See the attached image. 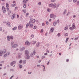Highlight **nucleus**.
<instances>
[{
  "instance_id": "nucleus-1",
  "label": "nucleus",
  "mask_w": 79,
  "mask_h": 79,
  "mask_svg": "<svg viewBox=\"0 0 79 79\" xmlns=\"http://www.w3.org/2000/svg\"><path fill=\"white\" fill-rule=\"evenodd\" d=\"M25 53L27 57V59H29V53L28 51L26 50H25Z\"/></svg>"
},
{
  "instance_id": "nucleus-2",
  "label": "nucleus",
  "mask_w": 79,
  "mask_h": 79,
  "mask_svg": "<svg viewBox=\"0 0 79 79\" xmlns=\"http://www.w3.org/2000/svg\"><path fill=\"white\" fill-rule=\"evenodd\" d=\"M56 6V3L54 4V5L53 4L51 3L49 5V7H52V6H54V8H55Z\"/></svg>"
},
{
  "instance_id": "nucleus-3",
  "label": "nucleus",
  "mask_w": 79,
  "mask_h": 79,
  "mask_svg": "<svg viewBox=\"0 0 79 79\" xmlns=\"http://www.w3.org/2000/svg\"><path fill=\"white\" fill-rule=\"evenodd\" d=\"M25 45H29L30 44V43L28 41H26L25 42Z\"/></svg>"
},
{
  "instance_id": "nucleus-4",
  "label": "nucleus",
  "mask_w": 79,
  "mask_h": 79,
  "mask_svg": "<svg viewBox=\"0 0 79 79\" xmlns=\"http://www.w3.org/2000/svg\"><path fill=\"white\" fill-rule=\"evenodd\" d=\"M23 28V26L22 25L20 24L19 25V26L18 27V29L19 30H21Z\"/></svg>"
},
{
  "instance_id": "nucleus-5",
  "label": "nucleus",
  "mask_w": 79,
  "mask_h": 79,
  "mask_svg": "<svg viewBox=\"0 0 79 79\" xmlns=\"http://www.w3.org/2000/svg\"><path fill=\"white\" fill-rule=\"evenodd\" d=\"M2 10L3 11V13H5V12H6V9H5V6H3L2 7Z\"/></svg>"
},
{
  "instance_id": "nucleus-6",
  "label": "nucleus",
  "mask_w": 79,
  "mask_h": 79,
  "mask_svg": "<svg viewBox=\"0 0 79 79\" xmlns=\"http://www.w3.org/2000/svg\"><path fill=\"white\" fill-rule=\"evenodd\" d=\"M56 17V15H54V14H51L50 15V17L51 18H53L54 19H55V18Z\"/></svg>"
},
{
  "instance_id": "nucleus-7",
  "label": "nucleus",
  "mask_w": 79,
  "mask_h": 79,
  "mask_svg": "<svg viewBox=\"0 0 79 79\" xmlns=\"http://www.w3.org/2000/svg\"><path fill=\"white\" fill-rule=\"evenodd\" d=\"M18 45L16 44H15L14 45H13L12 48H16L17 47Z\"/></svg>"
},
{
  "instance_id": "nucleus-8",
  "label": "nucleus",
  "mask_w": 79,
  "mask_h": 79,
  "mask_svg": "<svg viewBox=\"0 0 79 79\" xmlns=\"http://www.w3.org/2000/svg\"><path fill=\"white\" fill-rule=\"evenodd\" d=\"M30 22H29V23H28L26 24V28H28L29 27V25L30 26Z\"/></svg>"
},
{
  "instance_id": "nucleus-9",
  "label": "nucleus",
  "mask_w": 79,
  "mask_h": 79,
  "mask_svg": "<svg viewBox=\"0 0 79 79\" xmlns=\"http://www.w3.org/2000/svg\"><path fill=\"white\" fill-rule=\"evenodd\" d=\"M15 63H16V62L13 61L11 63V64H10V65L13 66V64H15Z\"/></svg>"
},
{
  "instance_id": "nucleus-10",
  "label": "nucleus",
  "mask_w": 79,
  "mask_h": 79,
  "mask_svg": "<svg viewBox=\"0 0 79 79\" xmlns=\"http://www.w3.org/2000/svg\"><path fill=\"white\" fill-rule=\"evenodd\" d=\"M6 25L8 26L9 27H11V26L10 25V22H7L6 23Z\"/></svg>"
},
{
  "instance_id": "nucleus-11",
  "label": "nucleus",
  "mask_w": 79,
  "mask_h": 79,
  "mask_svg": "<svg viewBox=\"0 0 79 79\" xmlns=\"http://www.w3.org/2000/svg\"><path fill=\"white\" fill-rule=\"evenodd\" d=\"M6 52V50L5 49L3 50L2 51V53L3 54H5Z\"/></svg>"
},
{
  "instance_id": "nucleus-12",
  "label": "nucleus",
  "mask_w": 79,
  "mask_h": 79,
  "mask_svg": "<svg viewBox=\"0 0 79 79\" xmlns=\"http://www.w3.org/2000/svg\"><path fill=\"white\" fill-rule=\"evenodd\" d=\"M58 23L56 22H55L54 23H53V25L54 26H56V25Z\"/></svg>"
},
{
  "instance_id": "nucleus-13",
  "label": "nucleus",
  "mask_w": 79,
  "mask_h": 79,
  "mask_svg": "<svg viewBox=\"0 0 79 79\" xmlns=\"http://www.w3.org/2000/svg\"><path fill=\"white\" fill-rule=\"evenodd\" d=\"M15 14H14L13 15L12 17H11V19H14V18H15Z\"/></svg>"
},
{
  "instance_id": "nucleus-14",
  "label": "nucleus",
  "mask_w": 79,
  "mask_h": 79,
  "mask_svg": "<svg viewBox=\"0 0 79 79\" xmlns=\"http://www.w3.org/2000/svg\"><path fill=\"white\" fill-rule=\"evenodd\" d=\"M29 27L30 28H33V25L32 24H30Z\"/></svg>"
},
{
  "instance_id": "nucleus-15",
  "label": "nucleus",
  "mask_w": 79,
  "mask_h": 79,
  "mask_svg": "<svg viewBox=\"0 0 79 79\" xmlns=\"http://www.w3.org/2000/svg\"><path fill=\"white\" fill-rule=\"evenodd\" d=\"M73 27L74 29L76 28V26H75V24L74 23L73 24Z\"/></svg>"
},
{
  "instance_id": "nucleus-16",
  "label": "nucleus",
  "mask_w": 79,
  "mask_h": 79,
  "mask_svg": "<svg viewBox=\"0 0 79 79\" xmlns=\"http://www.w3.org/2000/svg\"><path fill=\"white\" fill-rule=\"evenodd\" d=\"M7 40H8V41H10V36H7Z\"/></svg>"
},
{
  "instance_id": "nucleus-17",
  "label": "nucleus",
  "mask_w": 79,
  "mask_h": 79,
  "mask_svg": "<svg viewBox=\"0 0 79 79\" xmlns=\"http://www.w3.org/2000/svg\"><path fill=\"white\" fill-rule=\"evenodd\" d=\"M6 7L7 8H8L9 6V5L7 3H6Z\"/></svg>"
},
{
  "instance_id": "nucleus-18",
  "label": "nucleus",
  "mask_w": 79,
  "mask_h": 79,
  "mask_svg": "<svg viewBox=\"0 0 79 79\" xmlns=\"http://www.w3.org/2000/svg\"><path fill=\"white\" fill-rule=\"evenodd\" d=\"M35 22V19H33L32 20V21H31V23H34Z\"/></svg>"
},
{
  "instance_id": "nucleus-19",
  "label": "nucleus",
  "mask_w": 79,
  "mask_h": 79,
  "mask_svg": "<svg viewBox=\"0 0 79 79\" xmlns=\"http://www.w3.org/2000/svg\"><path fill=\"white\" fill-rule=\"evenodd\" d=\"M53 31H54V28H53V27L51 28V30H50L51 32H52Z\"/></svg>"
},
{
  "instance_id": "nucleus-20",
  "label": "nucleus",
  "mask_w": 79,
  "mask_h": 79,
  "mask_svg": "<svg viewBox=\"0 0 79 79\" xmlns=\"http://www.w3.org/2000/svg\"><path fill=\"white\" fill-rule=\"evenodd\" d=\"M69 40V37H68L67 38V39H66L65 40V43H67L68 42V40Z\"/></svg>"
},
{
  "instance_id": "nucleus-21",
  "label": "nucleus",
  "mask_w": 79,
  "mask_h": 79,
  "mask_svg": "<svg viewBox=\"0 0 79 79\" xmlns=\"http://www.w3.org/2000/svg\"><path fill=\"white\" fill-rule=\"evenodd\" d=\"M36 45L37 47H39V46L40 45V42H38V43H37Z\"/></svg>"
},
{
  "instance_id": "nucleus-22",
  "label": "nucleus",
  "mask_w": 79,
  "mask_h": 79,
  "mask_svg": "<svg viewBox=\"0 0 79 79\" xmlns=\"http://www.w3.org/2000/svg\"><path fill=\"white\" fill-rule=\"evenodd\" d=\"M17 29V27H14V28H12V30H16Z\"/></svg>"
},
{
  "instance_id": "nucleus-23",
  "label": "nucleus",
  "mask_w": 79,
  "mask_h": 79,
  "mask_svg": "<svg viewBox=\"0 0 79 79\" xmlns=\"http://www.w3.org/2000/svg\"><path fill=\"white\" fill-rule=\"evenodd\" d=\"M16 4H12V6L13 7L16 6Z\"/></svg>"
},
{
  "instance_id": "nucleus-24",
  "label": "nucleus",
  "mask_w": 79,
  "mask_h": 79,
  "mask_svg": "<svg viewBox=\"0 0 79 79\" xmlns=\"http://www.w3.org/2000/svg\"><path fill=\"white\" fill-rule=\"evenodd\" d=\"M2 51H0V56H2Z\"/></svg>"
},
{
  "instance_id": "nucleus-25",
  "label": "nucleus",
  "mask_w": 79,
  "mask_h": 79,
  "mask_svg": "<svg viewBox=\"0 0 79 79\" xmlns=\"http://www.w3.org/2000/svg\"><path fill=\"white\" fill-rule=\"evenodd\" d=\"M36 43V41H32V44L33 45H34V44H35Z\"/></svg>"
},
{
  "instance_id": "nucleus-26",
  "label": "nucleus",
  "mask_w": 79,
  "mask_h": 79,
  "mask_svg": "<svg viewBox=\"0 0 79 79\" xmlns=\"http://www.w3.org/2000/svg\"><path fill=\"white\" fill-rule=\"evenodd\" d=\"M29 13H26V15L25 16H26V17H27L28 16H29Z\"/></svg>"
},
{
  "instance_id": "nucleus-27",
  "label": "nucleus",
  "mask_w": 79,
  "mask_h": 79,
  "mask_svg": "<svg viewBox=\"0 0 79 79\" xmlns=\"http://www.w3.org/2000/svg\"><path fill=\"white\" fill-rule=\"evenodd\" d=\"M66 10H65L64 11L63 13V15H65V13H66Z\"/></svg>"
},
{
  "instance_id": "nucleus-28",
  "label": "nucleus",
  "mask_w": 79,
  "mask_h": 79,
  "mask_svg": "<svg viewBox=\"0 0 79 79\" xmlns=\"http://www.w3.org/2000/svg\"><path fill=\"white\" fill-rule=\"evenodd\" d=\"M24 49H25L24 48H21L20 50H21V51H23L24 50Z\"/></svg>"
},
{
  "instance_id": "nucleus-29",
  "label": "nucleus",
  "mask_w": 79,
  "mask_h": 79,
  "mask_svg": "<svg viewBox=\"0 0 79 79\" xmlns=\"http://www.w3.org/2000/svg\"><path fill=\"white\" fill-rule=\"evenodd\" d=\"M22 11H23V12H24L25 13H26V10H22Z\"/></svg>"
},
{
  "instance_id": "nucleus-30",
  "label": "nucleus",
  "mask_w": 79,
  "mask_h": 79,
  "mask_svg": "<svg viewBox=\"0 0 79 79\" xmlns=\"http://www.w3.org/2000/svg\"><path fill=\"white\" fill-rule=\"evenodd\" d=\"M7 55H6V54H5V55H4V56H3V57L4 58H6V57Z\"/></svg>"
},
{
  "instance_id": "nucleus-31",
  "label": "nucleus",
  "mask_w": 79,
  "mask_h": 79,
  "mask_svg": "<svg viewBox=\"0 0 79 79\" xmlns=\"http://www.w3.org/2000/svg\"><path fill=\"white\" fill-rule=\"evenodd\" d=\"M21 55L20 54H18V56H19V57H18V58H20L21 57H20V56Z\"/></svg>"
},
{
  "instance_id": "nucleus-32",
  "label": "nucleus",
  "mask_w": 79,
  "mask_h": 79,
  "mask_svg": "<svg viewBox=\"0 0 79 79\" xmlns=\"http://www.w3.org/2000/svg\"><path fill=\"white\" fill-rule=\"evenodd\" d=\"M50 11H51V10L50 9L48 8L47 9V11L50 12Z\"/></svg>"
},
{
  "instance_id": "nucleus-33",
  "label": "nucleus",
  "mask_w": 79,
  "mask_h": 79,
  "mask_svg": "<svg viewBox=\"0 0 79 79\" xmlns=\"http://www.w3.org/2000/svg\"><path fill=\"white\" fill-rule=\"evenodd\" d=\"M37 27L36 26H35L34 27L33 29L34 30H35L36 28Z\"/></svg>"
},
{
  "instance_id": "nucleus-34",
  "label": "nucleus",
  "mask_w": 79,
  "mask_h": 79,
  "mask_svg": "<svg viewBox=\"0 0 79 79\" xmlns=\"http://www.w3.org/2000/svg\"><path fill=\"white\" fill-rule=\"evenodd\" d=\"M64 30H65L66 31H67V30H68V27H65L64 28Z\"/></svg>"
},
{
  "instance_id": "nucleus-35",
  "label": "nucleus",
  "mask_w": 79,
  "mask_h": 79,
  "mask_svg": "<svg viewBox=\"0 0 79 79\" xmlns=\"http://www.w3.org/2000/svg\"><path fill=\"white\" fill-rule=\"evenodd\" d=\"M10 39H11V40H13V37L12 36H10Z\"/></svg>"
},
{
  "instance_id": "nucleus-36",
  "label": "nucleus",
  "mask_w": 79,
  "mask_h": 79,
  "mask_svg": "<svg viewBox=\"0 0 79 79\" xmlns=\"http://www.w3.org/2000/svg\"><path fill=\"white\" fill-rule=\"evenodd\" d=\"M68 35V33H65L64 36H67Z\"/></svg>"
},
{
  "instance_id": "nucleus-37",
  "label": "nucleus",
  "mask_w": 79,
  "mask_h": 79,
  "mask_svg": "<svg viewBox=\"0 0 79 79\" xmlns=\"http://www.w3.org/2000/svg\"><path fill=\"white\" fill-rule=\"evenodd\" d=\"M26 4H24V6H23V7L24 8H26Z\"/></svg>"
},
{
  "instance_id": "nucleus-38",
  "label": "nucleus",
  "mask_w": 79,
  "mask_h": 79,
  "mask_svg": "<svg viewBox=\"0 0 79 79\" xmlns=\"http://www.w3.org/2000/svg\"><path fill=\"white\" fill-rule=\"evenodd\" d=\"M23 62V61L22 60H20L19 61L20 64H21Z\"/></svg>"
},
{
  "instance_id": "nucleus-39",
  "label": "nucleus",
  "mask_w": 79,
  "mask_h": 79,
  "mask_svg": "<svg viewBox=\"0 0 79 79\" xmlns=\"http://www.w3.org/2000/svg\"><path fill=\"white\" fill-rule=\"evenodd\" d=\"M33 56V53H31V57H32Z\"/></svg>"
},
{
  "instance_id": "nucleus-40",
  "label": "nucleus",
  "mask_w": 79,
  "mask_h": 79,
  "mask_svg": "<svg viewBox=\"0 0 79 79\" xmlns=\"http://www.w3.org/2000/svg\"><path fill=\"white\" fill-rule=\"evenodd\" d=\"M46 53H49V50H46Z\"/></svg>"
},
{
  "instance_id": "nucleus-41",
  "label": "nucleus",
  "mask_w": 79,
  "mask_h": 79,
  "mask_svg": "<svg viewBox=\"0 0 79 79\" xmlns=\"http://www.w3.org/2000/svg\"><path fill=\"white\" fill-rule=\"evenodd\" d=\"M10 54V53L9 52H7V54L6 55H9Z\"/></svg>"
},
{
  "instance_id": "nucleus-42",
  "label": "nucleus",
  "mask_w": 79,
  "mask_h": 79,
  "mask_svg": "<svg viewBox=\"0 0 79 79\" xmlns=\"http://www.w3.org/2000/svg\"><path fill=\"white\" fill-rule=\"evenodd\" d=\"M69 29H70V30L71 31H73V28L72 27H70Z\"/></svg>"
},
{
  "instance_id": "nucleus-43",
  "label": "nucleus",
  "mask_w": 79,
  "mask_h": 79,
  "mask_svg": "<svg viewBox=\"0 0 79 79\" xmlns=\"http://www.w3.org/2000/svg\"><path fill=\"white\" fill-rule=\"evenodd\" d=\"M36 53L35 50H34L33 51V54L34 55H35V53Z\"/></svg>"
},
{
  "instance_id": "nucleus-44",
  "label": "nucleus",
  "mask_w": 79,
  "mask_h": 79,
  "mask_svg": "<svg viewBox=\"0 0 79 79\" xmlns=\"http://www.w3.org/2000/svg\"><path fill=\"white\" fill-rule=\"evenodd\" d=\"M26 60H24V61H23V63L24 64H26Z\"/></svg>"
},
{
  "instance_id": "nucleus-45",
  "label": "nucleus",
  "mask_w": 79,
  "mask_h": 79,
  "mask_svg": "<svg viewBox=\"0 0 79 79\" xmlns=\"http://www.w3.org/2000/svg\"><path fill=\"white\" fill-rule=\"evenodd\" d=\"M8 14H9H9L11 13V11H10V10L8 11Z\"/></svg>"
},
{
  "instance_id": "nucleus-46",
  "label": "nucleus",
  "mask_w": 79,
  "mask_h": 79,
  "mask_svg": "<svg viewBox=\"0 0 79 79\" xmlns=\"http://www.w3.org/2000/svg\"><path fill=\"white\" fill-rule=\"evenodd\" d=\"M23 3H26V2L25 0H24V1L23 2Z\"/></svg>"
},
{
  "instance_id": "nucleus-47",
  "label": "nucleus",
  "mask_w": 79,
  "mask_h": 79,
  "mask_svg": "<svg viewBox=\"0 0 79 79\" xmlns=\"http://www.w3.org/2000/svg\"><path fill=\"white\" fill-rule=\"evenodd\" d=\"M22 67H23V66L22 65H20L19 66V68L20 69H21Z\"/></svg>"
},
{
  "instance_id": "nucleus-48",
  "label": "nucleus",
  "mask_w": 79,
  "mask_h": 79,
  "mask_svg": "<svg viewBox=\"0 0 79 79\" xmlns=\"http://www.w3.org/2000/svg\"><path fill=\"white\" fill-rule=\"evenodd\" d=\"M42 26H44L45 25V24L44 23H42Z\"/></svg>"
},
{
  "instance_id": "nucleus-49",
  "label": "nucleus",
  "mask_w": 79,
  "mask_h": 79,
  "mask_svg": "<svg viewBox=\"0 0 79 79\" xmlns=\"http://www.w3.org/2000/svg\"><path fill=\"white\" fill-rule=\"evenodd\" d=\"M77 1V0H73V2H76Z\"/></svg>"
},
{
  "instance_id": "nucleus-50",
  "label": "nucleus",
  "mask_w": 79,
  "mask_h": 79,
  "mask_svg": "<svg viewBox=\"0 0 79 79\" xmlns=\"http://www.w3.org/2000/svg\"><path fill=\"white\" fill-rule=\"evenodd\" d=\"M31 37L32 38H34V36L33 35H32L31 36Z\"/></svg>"
},
{
  "instance_id": "nucleus-51",
  "label": "nucleus",
  "mask_w": 79,
  "mask_h": 79,
  "mask_svg": "<svg viewBox=\"0 0 79 79\" xmlns=\"http://www.w3.org/2000/svg\"><path fill=\"white\" fill-rule=\"evenodd\" d=\"M58 37H60V33H58Z\"/></svg>"
},
{
  "instance_id": "nucleus-52",
  "label": "nucleus",
  "mask_w": 79,
  "mask_h": 79,
  "mask_svg": "<svg viewBox=\"0 0 79 79\" xmlns=\"http://www.w3.org/2000/svg\"><path fill=\"white\" fill-rule=\"evenodd\" d=\"M13 77H14V76H12L10 78V79H12Z\"/></svg>"
},
{
  "instance_id": "nucleus-53",
  "label": "nucleus",
  "mask_w": 79,
  "mask_h": 79,
  "mask_svg": "<svg viewBox=\"0 0 79 79\" xmlns=\"http://www.w3.org/2000/svg\"><path fill=\"white\" fill-rule=\"evenodd\" d=\"M45 58V56H42V59H44V58Z\"/></svg>"
},
{
  "instance_id": "nucleus-54",
  "label": "nucleus",
  "mask_w": 79,
  "mask_h": 79,
  "mask_svg": "<svg viewBox=\"0 0 79 79\" xmlns=\"http://www.w3.org/2000/svg\"><path fill=\"white\" fill-rule=\"evenodd\" d=\"M77 5H79V1H78L77 2Z\"/></svg>"
},
{
  "instance_id": "nucleus-55",
  "label": "nucleus",
  "mask_w": 79,
  "mask_h": 79,
  "mask_svg": "<svg viewBox=\"0 0 79 79\" xmlns=\"http://www.w3.org/2000/svg\"><path fill=\"white\" fill-rule=\"evenodd\" d=\"M39 5H41V2H39Z\"/></svg>"
},
{
  "instance_id": "nucleus-56",
  "label": "nucleus",
  "mask_w": 79,
  "mask_h": 79,
  "mask_svg": "<svg viewBox=\"0 0 79 79\" xmlns=\"http://www.w3.org/2000/svg\"><path fill=\"white\" fill-rule=\"evenodd\" d=\"M43 29H41V33H42V32H43Z\"/></svg>"
},
{
  "instance_id": "nucleus-57",
  "label": "nucleus",
  "mask_w": 79,
  "mask_h": 79,
  "mask_svg": "<svg viewBox=\"0 0 79 79\" xmlns=\"http://www.w3.org/2000/svg\"><path fill=\"white\" fill-rule=\"evenodd\" d=\"M66 61L67 62H68L69 61V59H67Z\"/></svg>"
},
{
  "instance_id": "nucleus-58",
  "label": "nucleus",
  "mask_w": 79,
  "mask_h": 79,
  "mask_svg": "<svg viewBox=\"0 0 79 79\" xmlns=\"http://www.w3.org/2000/svg\"><path fill=\"white\" fill-rule=\"evenodd\" d=\"M56 0H52V2H54Z\"/></svg>"
},
{
  "instance_id": "nucleus-59",
  "label": "nucleus",
  "mask_w": 79,
  "mask_h": 79,
  "mask_svg": "<svg viewBox=\"0 0 79 79\" xmlns=\"http://www.w3.org/2000/svg\"><path fill=\"white\" fill-rule=\"evenodd\" d=\"M44 55L47 56L48 55V54H47V53H44Z\"/></svg>"
},
{
  "instance_id": "nucleus-60",
  "label": "nucleus",
  "mask_w": 79,
  "mask_h": 79,
  "mask_svg": "<svg viewBox=\"0 0 79 79\" xmlns=\"http://www.w3.org/2000/svg\"><path fill=\"white\" fill-rule=\"evenodd\" d=\"M18 9V7H16L15 8V10H16V9Z\"/></svg>"
},
{
  "instance_id": "nucleus-61",
  "label": "nucleus",
  "mask_w": 79,
  "mask_h": 79,
  "mask_svg": "<svg viewBox=\"0 0 79 79\" xmlns=\"http://www.w3.org/2000/svg\"><path fill=\"white\" fill-rule=\"evenodd\" d=\"M78 40V38H75V40Z\"/></svg>"
},
{
  "instance_id": "nucleus-62",
  "label": "nucleus",
  "mask_w": 79,
  "mask_h": 79,
  "mask_svg": "<svg viewBox=\"0 0 79 79\" xmlns=\"http://www.w3.org/2000/svg\"><path fill=\"white\" fill-rule=\"evenodd\" d=\"M57 22V23H59V20H57V22Z\"/></svg>"
},
{
  "instance_id": "nucleus-63",
  "label": "nucleus",
  "mask_w": 79,
  "mask_h": 79,
  "mask_svg": "<svg viewBox=\"0 0 79 79\" xmlns=\"http://www.w3.org/2000/svg\"><path fill=\"white\" fill-rule=\"evenodd\" d=\"M17 17L18 18H19V15H17Z\"/></svg>"
},
{
  "instance_id": "nucleus-64",
  "label": "nucleus",
  "mask_w": 79,
  "mask_h": 79,
  "mask_svg": "<svg viewBox=\"0 0 79 79\" xmlns=\"http://www.w3.org/2000/svg\"><path fill=\"white\" fill-rule=\"evenodd\" d=\"M4 62V61H1V63H3Z\"/></svg>"
}]
</instances>
